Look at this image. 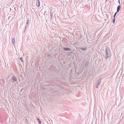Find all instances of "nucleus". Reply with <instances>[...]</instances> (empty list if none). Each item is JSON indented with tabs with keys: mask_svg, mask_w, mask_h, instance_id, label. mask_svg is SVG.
I'll use <instances>...</instances> for the list:
<instances>
[{
	"mask_svg": "<svg viewBox=\"0 0 124 124\" xmlns=\"http://www.w3.org/2000/svg\"><path fill=\"white\" fill-rule=\"evenodd\" d=\"M101 78H100L98 80L97 82V84L96 85V88H98V86H99V85L101 84Z\"/></svg>",
	"mask_w": 124,
	"mask_h": 124,
	"instance_id": "nucleus-2",
	"label": "nucleus"
},
{
	"mask_svg": "<svg viewBox=\"0 0 124 124\" xmlns=\"http://www.w3.org/2000/svg\"><path fill=\"white\" fill-rule=\"evenodd\" d=\"M63 49L65 51H70L71 49H70L69 48L63 47Z\"/></svg>",
	"mask_w": 124,
	"mask_h": 124,
	"instance_id": "nucleus-4",
	"label": "nucleus"
},
{
	"mask_svg": "<svg viewBox=\"0 0 124 124\" xmlns=\"http://www.w3.org/2000/svg\"><path fill=\"white\" fill-rule=\"evenodd\" d=\"M39 121V124H40L41 123V121L39 120V119H37Z\"/></svg>",
	"mask_w": 124,
	"mask_h": 124,
	"instance_id": "nucleus-12",
	"label": "nucleus"
},
{
	"mask_svg": "<svg viewBox=\"0 0 124 124\" xmlns=\"http://www.w3.org/2000/svg\"><path fill=\"white\" fill-rule=\"evenodd\" d=\"M115 18H114V19H113V23H115Z\"/></svg>",
	"mask_w": 124,
	"mask_h": 124,
	"instance_id": "nucleus-15",
	"label": "nucleus"
},
{
	"mask_svg": "<svg viewBox=\"0 0 124 124\" xmlns=\"http://www.w3.org/2000/svg\"><path fill=\"white\" fill-rule=\"evenodd\" d=\"M50 14L51 15V18L53 16V14L51 12H51H50Z\"/></svg>",
	"mask_w": 124,
	"mask_h": 124,
	"instance_id": "nucleus-10",
	"label": "nucleus"
},
{
	"mask_svg": "<svg viewBox=\"0 0 124 124\" xmlns=\"http://www.w3.org/2000/svg\"><path fill=\"white\" fill-rule=\"evenodd\" d=\"M118 2H119V4H120V2H119V0H118Z\"/></svg>",
	"mask_w": 124,
	"mask_h": 124,
	"instance_id": "nucleus-18",
	"label": "nucleus"
},
{
	"mask_svg": "<svg viewBox=\"0 0 124 124\" xmlns=\"http://www.w3.org/2000/svg\"><path fill=\"white\" fill-rule=\"evenodd\" d=\"M29 21L28 20H27L26 21V24H27V25L28 24V23H29Z\"/></svg>",
	"mask_w": 124,
	"mask_h": 124,
	"instance_id": "nucleus-14",
	"label": "nucleus"
},
{
	"mask_svg": "<svg viewBox=\"0 0 124 124\" xmlns=\"http://www.w3.org/2000/svg\"><path fill=\"white\" fill-rule=\"evenodd\" d=\"M19 60H20V61H21L22 62H23V59L22 58V57H20V58H19Z\"/></svg>",
	"mask_w": 124,
	"mask_h": 124,
	"instance_id": "nucleus-11",
	"label": "nucleus"
},
{
	"mask_svg": "<svg viewBox=\"0 0 124 124\" xmlns=\"http://www.w3.org/2000/svg\"><path fill=\"white\" fill-rule=\"evenodd\" d=\"M15 38H14L12 40V43H13V44H15Z\"/></svg>",
	"mask_w": 124,
	"mask_h": 124,
	"instance_id": "nucleus-9",
	"label": "nucleus"
},
{
	"mask_svg": "<svg viewBox=\"0 0 124 124\" xmlns=\"http://www.w3.org/2000/svg\"><path fill=\"white\" fill-rule=\"evenodd\" d=\"M10 82H12V83H15V82H17V80L16 77L14 76H13L11 77V80Z\"/></svg>",
	"mask_w": 124,
	"mask_h": 124,
	"instance_id": "nucleus-3",
	"label": "nucleus"
},
{
	"mask_svg": "<svg viewBox=\"0 0 124 124\" xmlns=\"http://www.w3.org/2000/svg\"><path fill=\"white\" fill-rule=\"evenodd\" d=\"M4 82V80L0 79V84L1 85H3Z\"/></svg>",
	"mask_w": 124,
	"mask_h": 124,
	"instance_id": "nucleus-5",
	"label": "nucleus"
},
{
	"mask_svg": "<svg viewBox=\"0 0 124 124\" xmlns=\"http://www.w3.org/2000/svg\"><path fill=\"white\" fill-rule=\"evenodd\" d=\"M79 49L84 51L86 50V49L85 47L84 48H82V47H80Z\"/></svg>",
	"mask_w": 124,
	"mask_h": 124,
	"instance_id": "nucleus-8",
	"label": "nucleus"
},
{
	"mask_svg": "<svg viewBox=\"0 0 124 124\" xmlns=\"http://www.w3.org/2000/svg\"><path fill=\"white\" fill-rule=\"evenodd\" d=\"M27 25H26V26L25 27V29L26 28V27H27Z\"/></svg>",
	"mask_w": 124,
	"mask_h": 124,
	"instance_id": "nucleus-17",
	"label": "nucleus"
},
{
	"mask_svg": "<svg viewBox=\"0 0 124 124\" xmlns=\"http://www.w3.org/2000/svg\"><path fill=\"white\" fill-rule=\"evenodd\" d=\"M36 5L37 6L39 7L40 5V2L39 0H37L36 2Z\"/></svg>",
	"mask_w": 124,
	"mask_h": 124,
	"instance_id": "nucleus-6",
	"label": "nucleus"
},
{
	"mask_svg": "<svg viewBox=\"0 0 124 124\" xmlns=\"http://www.w3.org/2000/svg\"><path fill=\"white\" fill-rule=\"evenodd\" d=\"M120 5H118L117 8V10L116 11V12H118L120 10Z\"/></svg>",
	"mask_w": 124,
	"mask_h": 124,
	"instance_id": "nucleus-7",
	"label": "nucleus"
},
{
	"mask_svg": "<svg viewBox=\"0 0 124 124\" xmlns=\"http://www.w3.org/2000/svg\"><path fill=\"white\" fill-rule=\"evenodd\" d=\"M117 12H116L115 13V14H114V16H113V18H114L115 17V16H116V14Z\"/></svg>",
	"mask_w": 124,
	"mask_h": 124,
	"instance_id": "nucleus-13",
	"label": "nucleus"
},
{
	"mask_svg": "<svg viewBox=\"0 0 124 124\" xmlns=\"http://www.w3.org/2000/svg\"><path fill=\"white\" fill-rule=\"evenodd\" d=\"M25 121L26 122H27L28 121V119H26L25 120Z\"/></svg>",
	"mask_w": 124,
	"mask_h": 124,
	"instance_id": "nucleus-16",
	"label": "nucleus"
},
{
	"mask_svg": "<svg viewBox=\"0 0 124 124\" xmlns=\"http://www.w3.org/2000/svg\"><path fill=\"white\" fill-rule=\"evenodd\" d=\"M103 55L106 59H107L110 56L111 54L108 48L106 47V48L105 51L103 53Z\"/></svg>",
	"mask_w": 124,
	"mask_h": 124,
	"instance_id": "nucleus-1",
	"label": "nucleus"
}]
</instances>
